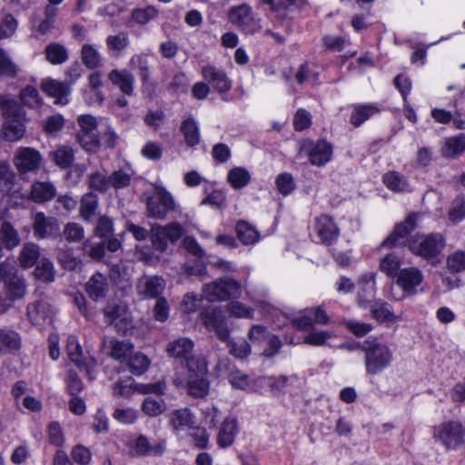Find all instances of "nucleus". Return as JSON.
Instances as JSON below:
<instances>
[{"label": "nucleus", "instance_id": "nucleus-1", "mask_svg": "<svg viewBox=\"0 0 465 465\" xmlns=\"http://www.w3.org/2000/svg\"><path fill=\"white\" fill-rule=\"evenodd\" d=\"M0 109L5 119L2 135L5 140L15 143L21 140L26 131L25 113L17 102L7 95L0 94Z\"/></svg>", "mask_w": 465, "mask_h": 465}, {"label": "nucleus", "instance_id": "nucleus-2", "mask_svg": "<svg viewBox=\"0 0 465 465\" xmlns=\"http://www.w3.org/2000/svg\"><path fill=\"white\" fill-rule=\"evenodd\" d=\"M364 362L368 374L375 375L387 369L393 361L391 349L376 339L366 340L362 344Z\"/></svg>", "mask_w": 465, "mask_h": 465}, {"label": "nucleus", "instance_id": "nucleus-3", "mask_svg": "<svg viewBox=\"0 0 465 465\" xmlns=\"http://www.w3.org/2000/svg\"><path fill=\"white\" fill-rule=\"evenodd\" d=\"M445 244V239L440 233H430L413 236L410 239L408 246L414 255L434 264L440 262Z\"/></svg>", "mask_w": 465, "mask_h": 465}, {"label": "nucleus", "instance_id": "nucleus-4", "mask_svg": "<svg viewBox=\"0 0 465 465\" xmlns=\"http://www.w3.org/2000/svg\"><path fill=\"white\" fill-rule=\"evenodd\" d=\"M153 193H144L146 198L147 215L151 218L164 219L167 213L175 210L176 203L173 196L160 183H153Z\"/></svg>", "mask_w": 465, "mask_h": 465}, {"label": "nucleus", "instance_id": "nucleus-5", "mask_svg": "<svg viewBox=\"0 0 465 465\" xmlns=\"http://www.w3.org/2000/svg\"><path fill=\"white\" fill-rule=\"evenodd\" d=\"M242 292V284L231 277L218 279L203 287V296L209 302H223L238 298Z\"/></svg>", "mask_w": 465, "mask_h": 465}, {"label": "nucleus", "instance_id": "nucleus-6", "mask_svg": "<svg viewBox=\"0 0 465 465\" xmlns=\"http://www.w3.org/2000/svg\"><path fill=\"white\" fill-rule=\"evenodd\" d=\"M208 372L206 361H193L187 369V391L194 398H203L209 393L210 383L206 379Z\"/></svg>", "mask_w": 465, "mask_h": 465}, {"label": "nucleus", "instance_id": "nucleus-7", "mask_svg": "<svg viewBox=\"0 0 465 465\" xmlns=\"http://www.w3.org/2000/svg\"><path fill=\"white\" fill-rule=\"evenodd\" d=\"M465 428L458 420H447L434 427L433 437L446 449L458 448L464 441Z\"/></svg>", "mask_w": 465, "mask_h": 465}, {"label": "nucleus", "instance_id": "nucleus-8", "mask_svg": "<svg viewBox=\"0 0 465 465\" xmlns=\"http://www.w3.org/2000/svg\"><path fill=\"white\" fill-rule=\"evenodd\" d=\"M79 131L77 141L86 152L94 153L100 147V139L97 132L98 121L91 114H82L77 118Z\"/></svg>", "mask_w": 465, "mask_h": 465}, {"label": "nucleus", "instance_id": "nucleus-9", "mask_svg": "<svg viewBox=\"0 0 465 465\" xmlns=\"http://www.w3.org/2000/svg\"><path fill=\"white\" fill-rule=\"evenodd\" d=\"M228 20L233 25L248 34L260 30V21L255 18L252 9L247 4L232 6L227 13Z\"/></svg>", "mask_w": 465, "mask_h": 465}, {"label": "nucleus", "instance_id": "nucleus-10", "mask_svg": "<svg viewBox=\"0 0 465 465\" xmlns=\"http://www.w3.org/2000/svg\"><path fill=\"white\" fill-rule=\"evenodd\" d=\"M193 341L185 337H181L170 341L166 348L168 356L178 361L179 363L185 366L186 369H188L190 363L193 361H205L203 357L193 355Z\"/></svg>", "mask_w": 465, "mask_h": 465}, {"label": "nucleus", "instance_id": "nucleus-11", "mask_svg": "<svg viewBox=\"0 0 465 465\" xmlns=\"http://www.w3.org/2000/svg\"><path fill=\"white\" fill-rule=\"evenodd\" d=\"M3 282L6 295L15 300L22 297L25 292V284L18 274L15 266L3 262L0 264V283Z\"/></svg>", "mask_w": 465, "mask_h": 465}, {"label": "nucleus", "instance_id": "nucleus-12", "mask_svg": "<svg viewBox=\"0 0 465 465\" xmlns=\"http://www.w3.org/2000/svg\"><path fill=\"white\" fill-rule=\"evenodd\" d=\"M43 162L41 153L32 147H19L15 153L14 165L20 174L36 173Z\"/></svg>", "mask_w": 465, "mask_h": 465}, {"label": "nucleus", "instance_id": "nucleus-13", "mask_svg": "<svg viewBox=\"0 0 465 465\" xmlns=\"http://www.w3.org/2000/svg\"><path fill=\"white\" fill-rule=\"evenodd\" d=\"M151 232L153 245L155 249L163 252L167 248L168 242H174L182 237L183 229L178 223H171L165 226H153Z\"/></svg>", "mask_w": 465, "mask_h": 465}, {"label": "nucleus", "instance_id": "nucleus-14", "mask_svg": "<svg viewBox=\"0 0 465 465\" xmlns=\"http://www.w3.org/2000/svg\"><path fill=\"white\" fill-rule=\"evenodd\" d=\"M104 313L106 321L110 324H114L120 333L125 334L132 329V317L126 304L123 302L109 303L104 308Z\"/></svg>", "mask_w": 465, "mask_h": 465}, {"label": "nucleus", "instance_id": "nucleus-15", "mask_svg": "<svg viewBox=\"0 0 465 465\" xmlns=\"http://www.w3.org/2000/svg\"><path fill=\"white\" fill-rule=\"evenodd\" d=\"M201 319L206 329L215 331L221 341H229L230 331L227 320L221 307H214L212 310L203 312Z\"/></svg>", "mask_w": 465, "mask_h": 465}, {"label": "nucleus", "instance_id": "nucleus-16", "mask_svg": "<svg viewBox=\"0 0 465 465\" xmlns=\"http://www.w3.org/2000/svg\"><path fill=\"white\" fill-rule=\"evenodd\" d=\"M423 282V272L417 267L400 270L396 280L397 285L407 296H413L421 291Z\"/></svg>", "mask_w": 465, "mask_h": 465}, {"label": "nucleus", "instance_id": "nucleus-17", "mask_svg": "<svg viewBox=\"0 0 465 465\" xmlns=\"http://www.w3.org/2000/svg\"><path fill=\"white\" fill-rule=\"evenodd\" d=\"M313 232L321 243L331 245L337 242L340 236V228L331 216L321 214L314 220Z\"/></svg>", "mask_w": 465, "mask_h": 465}, {"label": "nucleus", "instance_id": "nucleus-18", "mask_svg": "<svg viewBox=\"0 0 465 465\" xmlns=\"http://www.w3.org/2000/svg\"><path fill=\"white\" fill-rule=\"evenodd\" d=\"M66 351L69 359L74 364L84 370L90 380H94L96 376V361L93 358H84L83 356L82 347L75 336H69L66 342Z\"/></svg>", "mask_w": 465, "mask_h": 465}, {"label": "nucleus", "instance_id": "nucleus-19", "mask_svg": "<svg viewBox=\"0 0 465 465\" xmlns=\"http://www.w3.org/2000/svg\"><path fill=\"white\" fill-rule=\"evenodd\" d=\"M168 424L175 435H181L194 428L195 416L189 408L176 409L168 414Z\"/></svg>", "mask_w": 465, "mask_h": 465}, {"label": "nucleus", "instance_id": "nucleus-20", "mask_svg": "<svg viewBox=\"0 0 465 465\" xmlns=\"http://www.w3.org/2000/svg\"><path fill=\"white\" fill-rule=\"evenodd\" d=\"M54 312L45 300H37L27 306V317L35 326L42 328L53 322Z\"/></svg>", "mask_w": 465, "mask_h": 465}, {"label": "nucleus", "instance_id": "nucleus-21", "mask_svg": "<svg viewBox=\"0 0 465 465\" xmlns=\"http://www.w3.org/2000/svg\"><path fill=\"white\" fill-rule=\"evenodd\" d=\"M202 75L221 94H227L232 88V81L227 74L213 65L203 66Z\"/></svg>", "mask_w": 465, "mask_h": 465}, {"label": "nucleus", "instance_id": "nucleus-22", "mask_svg": "<svg viewBox=\"0 0 465 465\" xmlns=\"http://www.w3.org/2000/svg\"><path fill=\"white\" fill-rule=\"evenodd\" d=\"M359 306L365 307L376 293V272H366L361 273L357 281Z\"/></svg>", "mask_w": 465, "mask_h": 465}, {"label": "nucleus", "instance_id": "nucleus-23", "mask_svg": "<svg viewBox=\"0 0 465 465\" xmlns=\"http://www.w3.org/2000/svg\"><path fill=\"white\" fill-rule=\"evenodd\" d=\"M41 87L47 95L54 99L55 104L64 105L69 103L68 97L71 89L67 84L52 78H45L41 82Z\"/></svg>", "mask_w": 465, "mask_h": 465}, {"label": "nucleus", "instance_id": "nucleus-24", "mask_svg": "<svg viewBox=\"0 0 465 465\" xmlns=\"http://www.w3.org/2000/svg\"><path fill=\"white\" fill-rule=\"evenodd\" d=\"M166 450L164 441L151 443L144 435H140L131 445V452L134 456H161Z\"/></svg>", "mask_w": 465, "mask_h": 465}, {"label": "nucleus", "instance_id": "nucleus-25", "mask_svg": "<svg viewBox=\"0 0 465 465\" xmlns=\"http://www.w3.org/2000/svg\"><path fill=\"white\" fill-rule=\"evenodd\" d=\"M34 232L36 237L45 239L59 233V224L54 218L36 213L34 218Z\"/></svg>", "mask_w": 465, "mask_h": 465}, {"label": "nucleus", "instance_id": "nucleus-26", "mask_svg": "<svg viewBox=\"0 0 465 465\" xmlns=\"http://www.w3.org/2000/svg\"><path fill=\"white\" fill-rule=\"evenodd\" d=\"M165 285V281L160 276L143 277L138 282L137 292L144 298L153 299L163 293Z\"/></svg>", "mask_w": 465, "mask_h": 465}, {"label": "nucleus", "instance_id": "nucleus-27", "mask_svg": "<svg viewBox=\"0 0 465 465\" xmlns=\"http://www.w3.org/2000/svg\"><path fill=\"white\" fill-rule=\"evenodd\" d=\"M332 154V145L324 140L318 141L308 151L311 163L318 167L327 164L331 160Z\"/></svg>", "mask_w": 465, "mask_h": 465}, {"label": "nucleus", "instance_id": "nucleus-28", "mask_svg": "<svg viewBox=\"0 0 465 465\" xmlns=\"http://www.w3.org/2000/svg\"><path fill=\"white\" fill-rule=\"evenodd\" d=\"M108 79L125 95L131 96L133 94L134 87V76L128 70L114 69L108 74Z\"/></svg>", "mask_w": 465, "mask_h": 465}, {"label": "nucleus", "instance_id": "nucleus-29", "mask_svg": "<svg viewBox=\"0 0 465 465\" xmlns=\"http://www.w3.org/2000/svg\"><path fill=\"white\" fill-rule=\"evenodd\" d=\"M415 228L414 219L407 218L403 223L397 224L394 231L382 242L383 247H393L404 242L406 236Z\"/></svg>", "mask_w": 465, "mask_h": 465}, {"label": "nucleus", "instance_id": "nucleus-30", "mask_svg": "<svg viewBox=\"0 0 465 465\" xmlns=\"http://www.w3.org/2000/svg\"><path fill=\"white\" fill-rule=\"evenodd\" d=\"M465 153V134L445 138L440 153L445 158H457Z\"/></svg>", "mask_w": 465, "mask_h": 465}, {"label": "nucleus", "instance_id": "nucleus-31", "mask_svg": "<svg viewBox=\"0 0 465 465\" xmlns=\"http://www.w3.org/2000/svg\"><path fill=\"white\" fill-rule=\"evenodd\" d=\"M56 194L54 185L50 182H35L32 184L29 199L42 203L51 201Z\"/></svg>", "mask_w": 465, "mask_h": 465}, {"label": "nucleus", "instance_id": "nucleus-32", "mask_svg": "<svg viewBox=\"0 0 465 465\" xmlns=\"http://www.w3.org/2000/svg\"><path fill=\"white\" fill-rule=\"evenodd\" d=\"M238 433L237 420L234 418H226L217 435V444L222 448L231 446Z\"/></svg>", "mask_w": 465, "mask_h": 465}, {"label": "nucleus", "instance_id": "nucleus-33", "mask_svg": "<svg viewBox=\"0 0 465 465\" xmlns=\"http://www.w3.org/2000/svg\"><path fill=\"white\" fill-rule=\"evenodd\" d=\"M85 291L93 300L104 298L108 291L107 279L99 272L94 273L86 282Z\"/></svg>", "mask_w": 465, "mask_h": 465}, {"label": "nucleus", "instance_id": "nucleus-34", "mask_svg": "<svg viewBox=\"0 0 465 465\" xmlns=\"http://www.w3.org/2000/svg\"><path fill=\"white\" fill-rule=\"evenodd\" d=\"M379 112L380 109L375 104H354L352 105L350 122L354 127H359Z\"/></svg>", "mask_w": 465, "mask_h": 465}, {"label": "nucleus", "instance_id": "nucleus-35", "mask_svg": "<svg viewBox=\"0 0 465 465\" xmlns=\"http://www.w3.org/2000/svg\"><path fill=\"white\" fill-rule=\"evenodd\" d=\"M48 156L61 169L69 168L74 160V150L65 144L56 146Z\"/></svg>", "mask_w": 465, "mask_h": 465}, {"label": "nucleus", "instance_id": "nucleus-36", "mask_svg": "<svg viewBox=\"0 0 465 465\" xmlns=\"http://www.w3.org/2000/svg\"><path fill=\"white\" fill-rule=\"evenodd\" d=\"M21 347V336L10 329H0V351L14 353Z\"/></svg>", "mask_w": 465, "mask_h": 465}, {"label": "nucleus", "instance_id": "nucleus-37", "mask_svg": "<svg viewBox=\"0 0 465 465\" xmlns=\"http://www.w3.org/2000/svg\"><path fill=\"white\" fill-rule=\"evenodd\" d=\"M15 174L7 161L0 160V191L14 195L18 191L14 190Z\"/></svg>", "mask_w": 465, "mask_h": 465}, {"label": "nucleus", "instance_id": "nucleus-38", "mask_svg": "<svg viewBox=\"0 0 465 465\" xmlns=\"http://www.w3.org/2000/svg\"><path fill=\"white\" fill-rule=\"evenodd\" d=\"M108 53L113 56H120L129 46L130 39L126 32H120L116 35H110L106 38Z\"/></svg>", "mask_w": 465, "mask_h": 465}, {"label": "nucleus", "instance_id": "nucleus-39", "mask_svg": "<svg viewBox=\"0 0 465 465\" xmlns=\"http://www.w3.org/2000/svg\"><path fill=\"white\" fill-rule=\"evenodd\" d=\"M39 258L40 247L34 242H26L20 251L18 262L21 267L28 269L35 265Z\"/></svg>", "mask_w": 465, "mask_h": 465}, {"label": "nucleus", "instance_id": "nucleus-40", "mask_svg": "<svg viewBox=\"0 0 465 465\" xmlns=\"http://www.w3.org/2000/svg\"><path fill=\"white\" fill-rule=\"evenodd\" d=\"M0 242L9 250L17 247L21 242L18 232L9 222H4L0 225Z\"/></svg>", "mask_w": 465, "mask_h": 465}, {"label": "nucleus", "instance_id": "nucleus-41", "mask_svg": "<svg viewBox=\"0 0 465 465\" xmlns=\"http://www.w3.org/2000/svg\"><path fill=\"white\" fill-rule=\"evenodd\" d=\"M371 316L380 322H393L400 320L392 312L391 306L384 302H376L371 309Z\"/></svg>", "mask_w": 465, "mask_h": 465}, {"label": "nucleus", "instance_id": "nucleus-42", "mask_svg": "<svg viewBox=\"0 0 465 465\" xmlns=\"http://www.w3.org/2000/svg\"><path fill=\"white\" fill-rule=\"evenodd\" d=\"M235 230L238 239L244 245L254 244L260 241V234L256 229L244 221L238 222Z\"/></svg>", "mask_w": 465, "mask_h": 465}, {"label": "nucleus", "instance_id": "nucleus-43", "mask_svg": "<svg viewBox=\"0 0 465 465\" xmlns=\"http://www.w3.org/2000/svg\"><path fill=\"white\" fill-rule=\"evenodd\" d=\"M252 176L243 167H233L227 173V182L233 189H242L249 184Z\"/></svg>", "mask_w": 465, "mask_h": 465}, {"label": "nucleus", "instance_id": "nucleus-44", "mask_svg": "<svg viewBox=\"0 0 465 465\" xmlns=\"http://www.w3.org/2000/svg\"><path fill=\"white\" fill-rule=\"evenodd\" d=\"M185 143L193 147L200 143V130L198 124L193 118H187L181 124Z\"/></svg>", "mask_w": 465, "mask_h": 465}, {"label": "nucleus", "instance_id": "nucleus-45", "mask_svg": "<svg viewBox=\"0 0 465 465\" xmlns=\"http://www.w3.org/2000/svg\"><path fill=\"white\" fill-rule=\"evenodd\" d=\"M19 99L24 106L31 109L38 108L43 104L38 90L33 85L23 87L19 92Z\"/></svg>", "mask_w": 465, "mask_h": 465}, {"label": "nucleus", "instance_id": "nucleus-46", "mask_svg": "<svg viewBox=\"0 0 465 465\" xmlns=\"http://www.w3.org/2000/svg\"><path fill=\"white\" fill-rule=\"evenodd\" d=\"M82 60L89 69H95L102 65V55L94 45L84 44L82 47Z\"/></svg>", "mask_w": 465, "mask_h": 465}, {"label": "nucleus", "instance_id": "nucleus-47", "mask_svg": "<svg viewBox=\"0 0 465 465\" xmlns=\"http://www.w3.org/2000/svg\"><path fill=\"white\" fill-rule=\"evenodd\" d=\"M383 183L393 192H411L407 180L397 172H390L383 175Z\"/></svg>", "mask_w": 465, "mask_h": 465}, {"label": "nucleus", "instance_id": "nucleus-48", "mask_svg": "<svg viewBox=\"0 0 465 465\" xmlns=\"http://www.w3.org/2000/svg\"><path fill=\"white\" fill-rule=\"evenodd\" d=\"M34 274L37 280L44 282H54L55 275L54 263L47 258H42L36 264Z\"/></svg>", "mask_w": 465, "mask_h": 465}, {"label": "nucleus", "instance_id": "nucleus-49", "mask_svg": "<svg viewBox=\"0 0 465 465\" xmlns=\"http://www.w3.org/2000/svg\"><path fill=\"white\" fill-rule=\"evenodd\" d=\"M45 56L52 64H61L68 59V52L63 45L51 43L45 47Z\"/></svg>", "mask_w": 465, "mask_h": 465}, {"label": "nucleus", "instance_id": "nucleus-50", "mask_svg": "<svg viewBox=\"0 0 465 465\" xmlns=\"http://www.w3.org/2000/svg\"><path fill=\"white\" fill-rule=\"evenodd\" d=\"M141 410L149 417H157L165 411L166 403L163 399H155L152 396H148L143 400Z\"/></svg>", "mask_w": 465, "mask_h": 465}, {"label": "nucleus", "instance_id": "nucleus-51", "mask_svg": "<svg viewBox=\"0 0 465 465\" xmlns=\"http://www.w3.org/2000/svg\"><path fill=\"white\" fill-rule=\"evenodd\" d=\"M58 11V8H53L52 5L45 6L44 19L37 25V32L40 35H47L54 28Z\"/></svg>", "mask_w": 465, "mask_h": 465}, {"label": "nucleus", "instance_id": "nucleus-52", "mask_svg": "<svg viewBox=\"0 0 465 465\" xmlns=\"http://www.w3.org/2000/svg\"><path fill=\"white\" fill-rule=\"evenodd\" d=\"M129 64L132 68L139 71V75L143 82H146L150 78V66L146 54H134L130 58Z\"/></svg>", "mask_w": 465, "mask_h": 465}, {"label": "nucleus", "instance_id": "nucleus-53", "mask_svg": "<svg viewBox=\"0 0 465 465\" xmlns=\"http://www.w3.org/2000/svg\"><path fill=\"white\" fill-rule=\"evenodd\" d=\"M335 337L332 331H313L304 337V342L312 346L331 345L330 341Z\"/></svg>", "mask_w": 465, "mask_h": 465}, {"label": "nucleus", "instance_id": "nucleus-54", "mask_svg": "<svg viewBox=\"0 0 465 465\" xmlns=\"http://www.w3.org/2000/svg\"><path fill=\"white\" fill-rule=\"evenodd\" d=\"M159 15L158 9H156L154 6L150 5L145 8H136L134 9L131 13V17L133 21H134L136 24L144 25L150 21L156 18Z\"/></svg>", "mask_w": 465, "mask_h": 465}, {"label": "nucleus", "instance_id": "nucleus-55", "mask_svg": "<svg viewBox=\"0 0 465 465\" xmlns=\"http://www.w3.org/2000/svg\"><path fill=\"white\" fill-rule=\"evenodd\" d=\"M401 262L394 253H389L380 262V270L390 277L398 276Z\"/></svg>", "mask_w": 465, "mask_h": 465}, {"label": "nucleus", "instance_id": "nucleus-56", "mask_svg": "<svg viewBox=\"0 0 465 465\" xmlns=\"http://www.w3.org/2000/svg\"><path fill=\"white\" fill-rule=\"evenodd\" d=\"M202 423L209 429L216 427L221 419V412L217 407L212 404L204 405L201 408Z\"/></svg>", "mask_w": 465, "mask_h": 465}, {"label": "nucleus", "instance_id": "nucleus-57", "mask_svg": "<svg viewBox=\"0 0 465 465\" xmlns=\"http://www.w3.org/2000/svg\"><path fill=\"white\" fill-rule=\"evenodd\" d=\"M98 207V198L94 193H86L83 196L80 206V213L83 219L89 220L94 214Z\"/></svg>", "mask_w": 465, "mask_h": 465}, {"label": "nucleus", "instance_id": "nucleus-58", "mask_svg": "<svg viewBox=\"0 0 465 465\" xmlns=\"http://www.w3.org/2000/svg\"><path fill=\"white\" fill-rule=\"evenodd\" d=\"M150 366L149 359L142 353H134L128 359V367L130 371L134 375H141Z\"/></svg>", "mask_w": 465, "mask_h": 465}, {"label": "nucleus", "instance_id": "nucleus-59", "mask_svg": "<svg viewBox=\"0 0 465 465\" xmlns=\"http://www.w3.org/2000/svg\"><path fill=\"white\" fill-rule=\"evenodd\" d=\"M447 269L450 272L458 273L465 271V251H455L446 259Z\"/></svg>", "mask_w": 465, "mask_h": 465}, {"label": "nucleus", "instance_id": "nucleus-60", "mask_svg": "<svg viewBox=\"0 0 465 465\" xmlns=\"http://www.w3.org/2000/svg\"><path fill=\"white\" fill-rule=\"evenodd\" d=\"M246 296L256 304L257 308H260L262 311L269 312V302L266 301L268 298V292L264 289H248L245 286Z\"/></svg>", "mask_w": 465, "mask_h": 465}, {"label": "nucleus", "instance_id": "nucleus-61", "mask_svg": "<svg viewBox=\"0 0 465 465\" xmlns=\"http://www.w3.org/2000/svg\"><path fill=\"white\" fill-rule=\"evenodd\" d=\"M133 349V344L129 341H115L111 350V356L120 361H124L130 358Z\"/></svg>", "mask_w": 465, "mask_h": 465}, {"label": "nucleus", "instance_id": "nucleus-62", "mask_svg": "<svg viewBox=\"0 0 465 465\" xmlns=\"http://www.w3.org/2000/svg\"><path fill=\"white\" fill-rule=\"evenodd\" d=\"M63 235L67 242H79L84 238V230L76 223H68L64 228Z\"/></svg>", "mask_w": 465, "mask_h": 465}, {"label": "nucleus", "instance_id": "nucleus-63", "mask_svg": "<svg viewBox=\"0 0 465 465\" xmlns=\"http://www.w3.org/2000/svg\"><path fill=\"white\" fill-rule=\"evenodd\" d=\"M113 417L122 424H133L138 419V411L133 408H117L114 410Z\"/></svg>", "mask_w": 465, "mask_h": 465}, {"label": "nucleus", "instance_id": "nucleus-64", "mask_svg": "<svg viewBox=\"0 0 465 465\" xmlns=\"http://www.w3.org/2000/svg\"><path fill=\"white\" fill-rule=\"evenodd\" d=\"M277 190L282 195L290 194L295 189L294 179L292 174L283 173L277 176L275 180Z\"/></svg>", "mask_w": 465, "mask_h": 465}]
</instances>
